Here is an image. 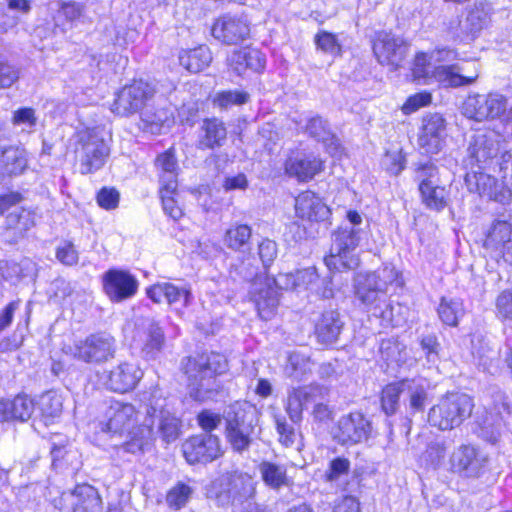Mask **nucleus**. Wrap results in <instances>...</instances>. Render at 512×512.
I'll return each instance as SVG.
<instances>
[{"label": "nucleus", "mask_w": 512, "mask_h": 512, "mask_svg": "<svg viewBox=\"0 0 512 512\" xmlns=\"http://www.w3.org/2000/svg\"><path fill=\"white\" fill-rule=\"evenodd\" d=\"M206 496L215 502L218 507H227L231 504V491L225 475H221L206 488Z\"/></svg>", "instance_id": "nucleus-45"}, {"label": "nucleus", "mask_w": 512, "mask_h": 512, "mask_svg": "<svg viewBox=\"0 0 512 512\" xmlns=\"http://www.w3.org/2000/svg\"><path fill=\"white\" fill-rule=\"evenodd\" d=\"M192 494L190 486L184 483H178L167 494L166 501L168 505L174 509H180L189 500Z\"/></svg>", "instance_id": "nucleus-56"}, {"label": "nucleus", "mask_w": 512, "mask_h": 512, "mask_svg": "<svg viewBox=\"0 0 512 512\" xmlns=\"http://www.w3.org/2000/svg\"><path fill=\"white\" fill-rule=\"evenodd\" d=\"M191 298V292L186 287H178L165 282V300L168 304L182 303L186 306Z\"/></svg>", "instance_id": "nucleus-60"}, {"label": "nucleus", "mask_w": 512, "mask_h": 512, "mask_svg": "<svg viewBox=\"0 0 512 512\" xmlns=\"http://www.w3.org/2000/svg\"><path fill=\"white\" fill-rule=\"evenodd\" d=\"M473 408L474 401L468 394L448 392L429 408L427 422L440 431H451L470 418Z\"/></svg>", "instance_id": "nucleus-4"}, {"label": "nucleus", "mask_w": 512, "mask_h": 512, "mask_svg": "<svg viewBox=\"0 0 512 512\" xmlns=\"http://www.w3.org/2000/svg\"><path fill=\"white\" fill-rule=\"evenodd\" d=\"M173 114L168 108H156L154 111L146 110L143 113L142 119L148 125L160 128L164 125H169L172 122Z\"/></svg>", "instance_id": "nucleus-58"}, {"label": "nucleus", "mask_w": 512, "mask_h": 512, "mask_svg": "<svg viewBox=\"0 0 512 512\" xmlns=\"http://www.w3.org/2000/svg\"><path fill=\"white\" fill-rule=\"evenodd\" d=\"M446 135V122L438 113L428 114L423 118L419 144L427 153H437Z\"/></svg>", "instance_id": "nucleus-23"}, {"label": "nucleus", "mask_w": 512, "mask_h": 512, "mask_svg": "<svg viewBox=\"0 0 512 512\" xmlns=\"http://www.w3.org/2000/svg\"><path fill=\"white\" fill-rule=\"evenodd\" d=\"M62 398L54 392L43 394L38 402V407L42 417L47 424L49 420L57 418L62 413Z\"/></svg>", "instance_id": "nucleus-48"}, {"label": "nucleus", "mask_w": 512, "mask_h": 512, "mask_svg": "<svg viewBox=\"0 0 512 512\" xmlns=\"http://www.w3.org/2000/svg\"><path fill=\"white\" fill-rule=\"evenodd\" d=\"M371 433V421L361 412H351L339 419L334 438L341 445H354L368 440Z\"/></svg>", "instance_id": "nucleus-16"}, {"label": "nucleus", "mask_w": 512, "mask_h": 512, "mask_svg": "<svg viewBox=\"0 0 512 512\" xmlns=\"http://www.w3.org/2000/svg\"><path fill=\"white\" fill-rule=\"evenodd\" d=\"M74 359L91 365H102L115 358L116 339L110 333L96 332L69 347Z\"/></svg>", "instance_id": "nucleus-9"}, {"label": "nucleus", "mask_w": 512, "mask_h": 512, "mask_svg": "<svg viewBox=\"0 0 512 512\" xmlns=\"http://www.w3.org/2000/svg\"><path fill=\"white\" fill-rule=\"evenodd\" d=\"M409 43L390 31H378L373 39V53L379 64L398 70L407 56Z\"/></svg>", "instance_id": "nucleus-11"}, {"label": "nucleus", "mask_w": 512, "mask_h": 512, "mask_svg": "<svg viewBox=\"0 0 512 512\" xmlns=\"http://www.w3.org/2000/svg\"><path fill=\"white\" fill-rule=\"evenodd\" d=\"M26 151L20 147L10 146L0 154V178L22 174L27 168Z\"/></svg>", "instance_id": "nucleus-35"}, {"label": "nucleus", "mask_w": 512, "mask_h": 512, "mask_svg": "<svg viewBox=\"0 0 512 512\" xmlns=\"http://www.w3.org/2000/svg\"><path fill=\"white\" fill-rule=\"evenodd\" d=\"M491 6L487 3H475L460 22L461 31L468 37H476L490 22Z\"/></svg>", "instance_id": "nucleus-33"}, {"label": "nucleus", "mask_w": 512, "mask_h": 512, "mask_svg": "<svg viewBox=\"0 0 512 512\" xmlns=\"http://www.w3.org/2000/svg\"><path fill=\"white\" fill-rule=\"evenodd\" d=\"M188 463H210L223 455L221 440L212 433H201L188 438L182 445Z\"/></svg>", "instance_id": "nucleus-13"}, {"label": "nucleus", "mask_w": 512, "mask_h": 512, "mask_svg": "<svg viewBox=\"0 0 512 512\" xmlns=\"http://www.w3.org/2000/svg\"><path fill=\"white\" fill-rule=\"evenodd\" d=\"M405 379L387 384L381 391V410L386 416H392L400 408V396L405 392Z\"/></svg>", "instance_id": "nucleus-41"}, {"label": "nucleus", "mask_w": 512, "mask_h": 512, "mask_svg": "<svg viewBox=\"0 0 512 512\" xmlns=\"http://www.w3.org/2000/svg\"><path fill=\"white\" fill-rule=\"evenodd\" d=\"M344 326L343 317L337 309L325 310L315 324L317 341L327 346L336 343Z\"/></svg>", "instance_id": "nucleus-25"}, {"label": "nucleus", "mask_w": 512, "mask_h": 512, "mask_svg": "<svg viewBox=\"0 0 512 512\" xmlns=\"http://www.w3.org/2000/svg\"><path fill=\"white\" fill-rule=\"evenodd\" d=\"M74 153L80 172L89 174L104 166L110 148L100 131L87 128L76 133Z\"/></svg>", "instance_id": "nucleus-7"}, {"label": "nucleus", "mask_w": 512, "mask_h": 512, "mask_svg": "<svg viewBox=\"0 0 512 512\" xmlns=\"http://www.w3.org/2000/svg\"><path fill=\"white\" fill-rule=\"evenodd\" d=\"M311 365L312 363L309 357L298 352H293L289 355L285 371L289 377L300 380L307 373L311 372Z\"/></svg>", "instance_id": "nucleus-49"}, {"label": "nucleus", "mask_w": 512, "mask_h": 512, "mask_svg": "<svg viewBox=\"0 0 512 512\" xmlns=\"http://www.w3.org/2000/svg\"><path fill=\"white\" fill-rule=\"evenodd\" d=\"M296 289H315L319 282V275L315 267H308L295 271Z\"/></svg>", "instance_id": "nucleus-61"}, {"label": "nucleus", "mask_w": 512, "mask_h": 512, "mask_svg": "<svg viewBox=\"0 0 512 512\" xmlns=\"http://www.w3.org/2000/svg\"><path fill=\"white\" fill-rule=\"evenodd\" d=\"M31 264L29 260H24L20 263L14 261L0 262V274L6 280H19L28 275L27 271Z\"/></svg>", "instance_id": "nucleus-53"}, {"label": "nucleus", "mask_w": 512, "mask_h": 512, "mask_svg": "<svg viewBox=\"0 0 512 512\" xmlns=\"http://www.w3.org/2000/svg\"><path fill=\"white\" fill-rule=\"evenodd\" d=\"M146 414V418L143 422L146 434L143 435L141 439L125 443V451L135 453L136 450H143L144 445L152 439V427L154 426L156 419L158 420V433L163 442L169 444L179 438L181 432L180 420L169 410L163 407L158 408L157 404H151L147 407Z\"/></svg>", "instance_id": "nucleus-8"}, {"label": "nucleus", "mask_w": 512, "mask_h": 512, "mask_svg": "<svg viewBox=\"0 0 512 512\" xmlns=\"http://www.w3.org/2000/svg\"><path fill=\"white\" fill-rule=\"evenodd\" d=\"M143 376L141 369L134 363L121 362L108 371L105 385L118 393L133 390Z\"/></svg>", "instance_id": "nucleus-22"}, {"label": "nucleus", "mask_w": 512, "mask_h": 512, "mask_svg": "<svg viewBox=\"0 0 512 512\" xmlns=\"http://www.w3.org/2000/svg\"><path fill=\"white\" fill-rule=\"evenodd\" d=\"M407 393V411L410 416L423 414L429 403V386L415 379H405Z\"/></svg>", "instance_id": "nucleus-36"}, {"label": "nucleus", "mask_w": 512, "mask_h": 512, "mask_svg": "<svg viewBox=\"0 0 512 512\" xmlns=\"http://www.w3.org/2000/svg\"><path fill=\"white\" fill-rule=\"evenodd\" d=\"M508 98L499 92L469 95L462 105V113L481 122L503 117L508 110Z\"/></svg>", "instance_id": "nucleus-10"}, {"label": "nucleus", "mask_w": 512, "mask_h": 512, "mask_svg": "<svg viewBox=\"0 0 512 512\" xmlns=\"http://www.w3.org/2000/svg\"><path fill=\"white\" fill-rule=\"evenodd\" d=\"M19 69L0 55V88H9L19 79Z\"/></svg>", "instance_id": "nucleus-57"}, {"label": "nucleus", "mask_w": 512, "mask_h": 512, "mask_svg": "<svg viewBox=\"0 0 512 512\" xmlns=\"http://www.w3.org/2000/svg\"><path fill=\"white\" fill-rule=\"evenodd\" d=\"M212 35L227 45H237L250 35V25L246 17L224 15L212 27Z\"/></svg>", "instance_id": "nucleus-19"}, {"label": "nucleus", "mask_w": 512, "mask_h": 512, "mask_svg": "<svg viewBox=\"0 0 512 512\" xmlns=\"http://www.w3.org/2000/svg\"><path fill=\"white\" fill-rule=\"evenodd\" d=\"M365 231L354 226H340L332 234L330 253L324 258L326 266L332 270H355L360 265V258L355 252Z\"/></svg>", "instance_id": "nucleus-5"}, {"label": "nucleus", "mask_w": 512, "mask_h": 512, "mask_svg": "<svg viewBox=\"0 0 512 512\" xmlns=\"http://www.w3.org/2000/svg\"><path fill=\"white\" fill-rule=\"evenodd\" d=\"M250 95L245 91H221L214 97V105L221 109H229L233 105H242L248 102Z\"/></svg>", "instance_id": "nucleus-51"}, {"label": "nucleus", "mask_w": 512, "mask_h": 512, "mask_svg": "<svg viewBox=\"0 0 512 512\" xmlns=\"http://www.w3.org/2000/svg\"><path fill=\"white\" fill-rule=\"evenodd\" d=\"M510 241H512V214H501L489 227L483 245L486 249L498 251Z\"/></svg>", "instance_id": "nucleus-30"}, {"label": "nucleus", "mask_w": 512, "mask_h": 512, "mask_svg": "<svg viewBox=\"0 0 512 512\" xmlns=\"http://www.w3.org/2000/svg\"><path fill=\"white\" fill-rule=\"evenodd\" d=\"M53 13V19L56 25H60L63 20L72 22L79 19L84 12V5L75 1L55 0L49 4Z\"/></svg>", "instance_id": "nucleus-42"}, {"label": "nucleus", "mask_w": 512, "mask_h": 512, "mask_svg": "<svg viewBox=\"0 0 512 512\" xmlns=\"http://www.w3.org/2000/svg\"><path fill=\"white\" fill-rule=\"evenodd\" d=\"M226 369L227 361L218 353L188 357L186 362H183V371L188 380L189 396L199 402L214 400L222 388L217 376Z\"/></svg>", "instance_id": "nucleus-1"}, {"label": "nucleus", "mask_w": 512, "mask_h": 512, "mask_svg": "<svg viewBox=\"0 0 512 512\" xmlns=\"http://www.w3.org/2000/svg\"><path fill=\"white\" fill-rule=\"evenodd\" d=\"M468 66H473V70L470 71L465 65H439L434 71L435 79L448 87L470 85L477 80L479 71L475 62Z\"/></svg>", "instance_id": "nucleus-26"}, {"label": "nucleus", "mask_w": 512, "mask_h": 512, "mask_svg": "<svg viewBox=\"0 0 512 512\" xmlns=\"http://www.w3.org/2000/svg\"><path fill=\"white\" fill-rule=\"evenodd\" d=\"M296 215L308 221H324L330 215V209L311 191H305L295 198Z\"/></svg>", "instance_id": "nucleus-27"}, {"label": "nucleus", "mask_w": 512, "mask_h": 512, "mask_svg": "<svg viewBox=\"0 0 512 512\" xmlns=\"http://www.w3.org/2000/svg\"><path fill=\"white\" fill-rule=\"evenodd\" d=\"M103 288L111 301L122 302L136 294L138 281L129 272L111 269L103 276Z\"/></svg>", "instance_id": "nucleus-20"}, {"label": "nucleus", "mask_w": 512, "mask_h": 512, "mask_svg": "<svg viewBox=\"0 0 512 512\" xmlns=\"http://www.w3.org/2000/svg\"><path fill=\"white\" fill-rule=\"evenodd\" d=\"M201 129L204 134L201 137L200 143L205 148L215 149L225 143L227 130L221 120L217 118L205 119Z\"/></svg>", "instance_id": "nucleus-39"}, {"label": "nucleus", "mask_w": 512, "mask_h": 512, "mask_svg": "<svg viewBox=\"0 0 512 512\" xmlns=\"http://www.w3.org/2000/svg\"><path fill=\"white\" fill-rule=\"evenodd\" d=\"M229 61L232 69L238 75H242L247 69L254 72L261 71L265 66L266 59L258 49L243 48L234 51Z\"/></svg>", "instance_id": "nucleus-34"}, {"label": "nucleus", "mask_w": 512, "mask_h": 512, "mask_svg": "<svg viewBox=\"0 0 512 512\" xmlns=\"http://www.w3.org/2000/svg\"><path fill=\"white\" fill-rule=\"evenodd\" d=\"M432 60L433 59H431L428 54L423 53V52L418 53L415 56L412 72H413V76L416 80H418V81H420L422 79L426 80L429 77L435 78L434 71L439 66H434L431 62Z\"/></svg>", "instance_id": "nucleus-54"}, {"label": "nucleus", "mask_w": 512, "mask_h": 512, "mask_svg": "<svg viewBox=\"0 0 512 512\" xmlns=\"http://www.w3.org/2000/svg\"><path fill=\"white\" fill-rule=\"evenodd\" d=\"M447 448L444 442L431 443L426 450V460L437 468L442 465L446 457Z\"/></svg>", "instance_id": "nucleus-64"}, {"label": "nucleus", "mask_w": 512, "mask_h": 512, "mask_svg": "<svg viewBox=\"0 0 512 512\" xmlns=\"http://www.w3.org/2000/svg\"><path fill=\"white\" fill-rule=\"evenodd\" d=\"M134 414L135 409L133 405L115 402L109 407L106 413L108 421L102 430L114 434H121L125 430L129 429Z\"/></svg>", "instance_id": "nucleus-32"}, {"label": "nucleus", "mask_w": 512, "mask_h": 512, "mask_svg": "<svg viewBox=\"0 0 512 512\" xmlns=\"http://www.w3.org/2000/svg\"><path fill=\"white\" fill-rule=\"evenodd\" d=\"M154 94L153 84L144 80H135L117 93L111 110L119 116L138 113L153 98Z\"/></svg>", "instance_id": "nucleus-12"}, {"label": "nucleus", "mask_w": 512, "mask_h": 512, "mask_svg": "<svg viewBox=\"0 0 512 512\" xmlns=\"http://www.w3.org/2000/svg\"><path fill=\"white\" fill-rule=\"evenodd\" d=\"M329 395V389L321 385H309L304 387L292 388L288 392L286 402V412L293 423L302 420L303 409L318 400H325Z\"/></svg>", "instance_id": "nucleus-17"}, {"label": "nucleus", "mask_w": 512, "mask_h": 512, "mask_svg": "<svg viewBox=\"0 0 512 512\" xmlns=\"http://www.w3.org/2000/svg\"><path fill=\"white\" fill-rule=\"evenodd\" d=\"M315 43L318 49L331 55H338L341 51L335 35L326 31H321L315 36Z\"/></svg>", "instance_id": "nucleus-62"}, {"label": "nucleus", "mask_w": 512, "mask_h": 512, "mask_svg": "<svg viewBox=\"0 0 512 512\" xmlns=\"http://www.w3.org/2000/svg\"><path fill=\"white\" fill-rule=\"evenodd\" d=\"M465 183L470 192L478 193L481 196H491L496 179L487 173L474 171L466 174Z\"/></svg>", "instance_id": "nucleus-44"}, {"label": "nucleus", "mask_w": 512, "mask_h": 512, "mask_svg": "<svg viewBox=\"0 0 512 512\" xmlns=\"http://www.w3.org/2000/svg\"><path fill=\"white\" fill-rule=\"evenodd\" d=\"M196 420L204 433H211L223 421V413L219 414L211 409H203L198 413Z\"/></svg>", "instance_id": "nucleus-59"}, {"label": "nucleus", "mask_w": 512, "mask_h": 512, "mask_svg": "<svg viewBox=\"0 0 512 512\" xmlns=\"http://www.w3.org/2000/svg\"><path fill=\"white\" fill-rule=\"evenodd\" d=\"M259 471L264 483L272 489H280L289 483L286 469L282 465L263 461L259 465Z\"/></svg>", "instance_id": "nucleus-43"}, {"label": "nucleus", "mask_w": 512, "mask_h": 512, "mask_svg": "<svg viewBox=\"0 0 512 512\" xmlns=\"http://www.w3.org/2000/svg\"><path fill=\"white\" fill-rule=\"evenodd\" d=\"M35 404L27 395L19 394L13 400L0 401V421L25 422L31 418Z\"/></svg>", "instance_id": "nucleus-29"}, {"label": "nucleus", "mask_w": 512, "mask_h": 512, "mask_svg": "<svg viewBox=\"0 0 512 512\" xmlns=\"http://www.w3.org/2000/svg\"><path fill=\"white\" fill-rule=\"evenodd\" d=\"M421 197L425 205L430 208L434 209L436 211L442 210L447 202L446 197L447 193L444 187H442L440 184L430 186L426 190L423 189L420 191Z\"/></svg>", "instance_id": "nucleus-50"}, {"label": "nucleus", "mask_w": 512, "mask_h": 512, "mask_svg": "<svg viewBox=\"0 0 512 512\" xmlns=\"http://www.w3.org/2000/svg\"><path fill=\"white\" fill-rule=\"evenodd\" d=\"M252 230L246 224H238L225 232L224 244L232 250L238 251L248 245Z\"/></svg>", "instance_id": "nucleus-46"}, {"label": "nucleus", "mask_w": 512, "mask_h": 512, "mask_svg": "<svg viewBox=\"0 0 512 512\" xmlns=\"http://www.w3.org/2000/svg\"><path fill=\"white\" fill-rule=\"evenodd\" d=\"M231 491V504L242 503L252 498L255 486L251 477L243 474H224Z\"/></svg>", "instance_id": "nucleus-38"}, {"label": "nucleus", "mask_w": 512, "mask_h": 512, "mask_svg": "<svg viewBox=\"0 0 512 512\" xmlns=\"http://www.w3.org/2000/svg\"><path fill=\"white\" fill-rule=\"evenodd\" d=\"M34 225V219L30 211L23 208H15L6 216L5 239L9 243L17 242Z\"/></svg>", "instance_id": "nucleus-31"}, {"label": "nucleus", "mask_w": 512, "mask_h": 512, "mask_svg": "<svg viewBox=\"0 0 512 512\" xmlns=\"http://www.w3.org/2000/svg\"><path fill=\"white\" fill-rule=\"evenodd\" d=\"M505 138L498 132L489 131L474 137L468 151L471 158L475 159L479 168H486L502 152L504 162L511 158L510 152L504 150Z\"/></svg>", "instance_id": "nucleus-15"}, {"label": "nucleus", "mask_w": 512, "mask_h": 512, "mask_svg": "<svg viewBox=\"0 0 512 512\" xmlns=\"http://www.w3.org/2000/svg\"><path fill=\"white\" fill-rule=\"evenodd\" d=\"M69 500L72 512H101L102 500L96 488L89 484H79L70 491L62 494Z\"/></svg>", "instance_id": "nucleus-24"}, {"label": "nucleus", "mask_w": 512, "mask_h": 512, "mask_svg": "<svg viewBox=\"0 0 512 512\" xmlns=\"http://www.w3.org/2000/svg\"><path fill=\"white\" fill-rule=\"evenodd\" d=\"M133 342L142 358L155 360L163 350L165 335L154 319L144 318L136 326Z\"/></svg>", "instance_id": "nucleus-14"}, {"label": "nucleus", "mask_w": 512, "mask_h": 512, "mask_svg": "<svg viewBox=\"0 0 512 512\" xmlns=\"http://www.w3.org/2000/svg\"><path fill=\"white\" fill-rule=\"evenodd\" d=\"M224 437L231 449L243 454L249 451L258 438L259 416L256 408L248 402H235L223 411Z\"/></svg>", "instance_id": "nucleus-2"}, {"label": "nucleus", "mask_w": 512, "mask_h": 512, "mask_svg": "<svg viewBox=\"0 0 512 512\" xmlns=\"http://www.w3.org/2000/svg\"><path fill=\"white\" fill-rule=\"evenodd\" d=\"M157 168L161 171V186L167 187L168 191L177 189L178 163L172 148L160 154L155 161Z\"/></svg>", "instance_id": "nucleus-37"}, {"label": "nucleus", "mask_w": 512, "mask_h": 512, "mask_svg": "<svg viewBox=\"0 0 512 512\" xmlns=\"http://www.w3.org/2000/svg\"><path fill=\"white\" fill-rule=\"evenodd\" d=\"M450 462L453 472L468 478H478L485 473L488 460L474 447L462 445L453 452Z\"/></svg>", "instance_id": "nucleus-18"}, {"label": "nucleus", "mask_w": 512, "mask_h": 512, "mask_svg": "<svg viewBox=\"0 0 512 512\" xmlns=\"http://www.w3.org/2000/svg\"><path fill=\"white\" fill-rule=\"evenodd\" d=\"M464 313L462 302L459 299L443 297L438 307V315L443 323L456 326L458 319Z\"/></svg>", "instance_id": "nucleus-47"}, {"label": "nucleus", "mask_w": 512, "mask_h": 512, "mask_svg": "<svg viewBox=\"0 0 512 512\" xmlns=\"http://www.w3.org/2000/svg\"><path fill=\"white\" fill-rule=\"evenodd\" d=\"M229 276L234 281L251 282L249 292L260 317L271 319L279 305L280 294L271 286L269 278L259 275L254 261L246 259L233 265Z\"/></svg>", "instance_id": "nucleus-3"}, {"label": "nucleus", "mask_w": 512, "mask_h": 512, "mask_svg": "<svg viewBox=\"0 0 512 512\" xmlns=\"http://www.w3.org/2000/svg\"><path fill=\"white\" fill-rule=\"evenodd\" d=\"M176 192L177 189L168 191V188L164 186H161L160 189L163 210L174 220H178L183 216L182 208L177 204V200L175 199Z\"/></svg>", "instance_id": "nucleus-55"}, {"label": "nucleus", "mask_w": 512, "mask_h": 512, "mask_svg": "<svg viewBox=\"0 0 512 512\" xmlns=\"http://www.w3.org/2000/svg\"><path fill=\"white\" fill-rule=\"evenodd\" d=\"M497 315L512 322V289L503 290L495 301Z\"/></svg>", "instance_id": "nucleus-63"}, {"label": "nucleus", "mask_w": 512, "mask_h": 512, "mask_svg": "<svg viewBox=\"0 0 512 512\" xmlns=\"http://www.w3.org/2000/svg\"><path fill=\"white\" fill-rule=\"evenodd\" d=\"M323 161L312 153L292 152L285 161V171L298 181L308 182L323 171Z\"/></svg>", "instance_id": "nucleus-21"}, {"label": "nucleus", "mask_w": 512, "mask_h": 512, "mask_svg": "<svg viewBox=\"0 0 512 512\" xmlns=\"http://www.w3.org/2000/svg\"><path fill=\"white\" fill-rule=\"evenodd\" d=\"M415 178L419 182V191L440 184L438 169L431 162L420 165L416 169Z\"/></svg>", "instance_id": "nucleus-52"}, {"label": "nucleus", "mask_w": 512, "mask_h": 512, "mask_svg": "<svg viewBox=\"0 0 512 512\" xmlns=\"http://www.w3.org/2000/svg\"><path fill=\"white\" fill-rule=\"evenodd\" d=\"M305 132L315 140L322 142L326 151L331 156H338L342 152L339 139L331 131L328 122L321 116H314L308 119L305 125Z\"/></svg>", "instance_id": "nucleus-28"}, {"label": "nucleus", "mask_w": 512, "mask_h": 512, "mask_svg": "<svg viewBox=\"0 0 512 512\" xmlns=\"http://www.w3.org/2000/svg\"><path fill=\"white\" fill-rule=\"evenodd\" d=\"M356 299L374 316L391 322L393 308L386 292V284L374 272L357 273L353 279Z\"/></svg>", "instance_id": "nucleus-6"}, {"label": "nucleus", "mask_w": 512, "mask_h": 512, "mask_svg": "<svg viewBox=\"0 0 512 512\" xmlns=\"http://www.w3.org/2000/svg\"><path fill=\"white\" fill-rule=\"evenodd\" d=\"M211 60V52L207 46H199L179 54L180 65L193 73L202 71L210 64Z\"/></svg>", "instance_id": "nucleus-40"}]
</instances>
